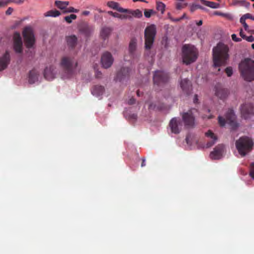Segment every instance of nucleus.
I'll list each match as a JSON object with an SVG mask.
<instances>
[{
	"mask_svg": "<svg viewBox=\"0 0 254 254\" xmlns=\"http://www.w3.org/2000/svg\"><path fill=\"white\" fill-rule=\"evenodd\" d=\"M155 108L154 106H153V104L151 103L149 105V109H154Z\"/></svg>",
	"mask_w": 254,
	"mask_h": 254,
	"instance_id": "nucleus-58",
	"label": "nucleus"
},
{
	"mask_svg": "<svg viewBox=\"0 0 254 254\" xmlns=\"http://www.w3.org/2000/svg\"><path fill=\"white\" fill-rule=\"evenodd\" d=\"M156 30L155 25L154 24H150L146 28L144 32H155Z\"/></svg>",
	"mask_w": 254,
	"mask_h": 254,
	"instance_id": "nucleus-36",
	"label": "nucleus"
},
{
	"mask_svg": "<svg viewBox=\"0 0 254 254\" xmlns=\"http://www.w3.org/2000/svg\"><path fill=\"white\" fill-rule=\"evenodd\" d=\"M114 62V58L112 54L108 52H106L102 55L101 62L102 66L105 68H108L111 66Z\"/></svg>",
	"mask_w": 254,
	"mask_h": 254,
	"instance_id": "nucleus-10",
	"label": "nucleus"
},
{
	"mask_svg": "<svg viewBox=\"0 0 254 254\" xmlns=\"http://www.w3.org/2000/svg\"><path fill=\"white\" fill-rule=\"evenodd\" d=\"M250 176L254 179V162L251 163L250 165Z\"/></svg>",
	"mask_w": 254,
	"mask_h": 254,
	"instance_id": "nucleus-39",
	"label": "nucleus"
},
{
	"mask_svg": "<svg viewBox=\"0 0 254 254\" xmlns=\"http://www.w3.org/2000/svg\"><path fill=\"white\" fill-rule=\"evenodd\" d=\"M198 51L192 45L185 44L182 47L183 62L186 65L190 64L195 62L198 57Z\"/></svg>",
	"mask_w": 254,
	"mask_h": 254,
	"instance_id": "nucleus-3",
	"label": "nucleus"
},
{
	"mask_svg": "<svg viewBox=\"0 0 254 254\" xmlns=\"http://www.w3.org/2000/svg\"><path fill=\"white\" fill-rule=\"evenodd\" d=\"M182 90L187 94H189L191 89L190 82L188 79H182L180 82Z\"/></svg>",
	"mask_w": 254,
	"mask_h": 254,
	"instance_id": "nucleus-23",
	"label": "nucleus"
},
{
	"mask_svg": "<svg viewBox=\"0 0 254 254\" xmlns=\"http://www.w3.org/2000/svg\"><path fill=\"white\" fill-rule=\"evenodd\" d=\"M10 57L8 51H6L4 55L0 58V70L5 69L10 63Z\"/></svg>",
	"mask_w": 254,
	"mask_h": 254,
	"instance_id": "nucleus-17",
	"label": "nucleus"
},
{
	"mask_svg": "<svg viewBox=\"0 0 254 254\" xmlns=\"http://www.w3.org/2000/svg\"><path fill=\"white\" fill-rule=\"evenodd\" d=\"M66 42L69 47L73 48L75 47L77 42V38L74 35H71L66 37Z\"/></svg>",
	"mask_w": 254,
	"mask_h": 254,
	"instance_id": "nucleus-31",
	"label": "nucleus"
},
{
	"mask_svg": "<svg viewBox=\"0 0 254 254\" xmlns=\"http://www.w3.org/2000/svg\"><path fill=\"white\" fill-rule=\"evenodd\" d=\"M236 147L242 157H244L250 152L254 145V142L251 138L248 136L241 137L236 141Z\"/></svg>",
	"mask_w": 254,
	"mask_h": 254,
	"instance_id": "nucleus-4",
	"label": "nucleus"
},
{
	"mask_svg": "<svg viewBox=\"0 0 254 254\" xmlns=\"http://www.w3.org/2000/svg\"><path fill=\"white\" fill-rule=\"evenodd\" d=\"M182 18H176V19H174V18H171V20L172 21H175V22H177V21H179L180 20H181Z\"/></svg>",
	"mask_w": 254,
	"mask_h": 254,
	"instance_id": "nucleus-57",
	"label": "nucleus"
},
{
	"mask_svg": "<svg viewBox=\"0 0 254 254\" xmlns=\"http://www.w3.org/2000/svg\"><path fill=\"white\" fill-rule=\"evenodd\" d=\"M137 114H134V113L131 114L128 116V118L129 119H131V120H136L137 119Z\"/></svg>",
	"mask_w": 254,
	"mask_h": 254,
	"instance_id": "nucleus-41",
	"label": "nucleus"
},
{
	"mask_svg": "<svg viewBox=\"0 0 254 254\" xmlns=\"http://www.w3.org/2000/svg\"><path fill=\"white\" fill-rule=\"evenodd\" d=\"M169 80V74L162 70H157L154 72L153 82L155 86L162 87L167 83Z\"/></svg>",
	"mask_w": 254,
	"mask_h": 254,
	"instance_id": "nucleus-7",
	"label": "nucleus"
},
{
	"mask_svg": "<svg viewBox=\"0 0 254 254\" xmlns=\"http://www.w3.org/2000/svg\"><path fill=\"white\" fill-rule=\"evenodd\" d=\"M110 33H101L100 36L104 39H106V38H108L109 37Z\"/></svg>",
	"mask_w": 254,
	"mask_h": 254,
	"instance_id": "nucleus-45",
	"label": "nucleus"
},
{
	"mask_svg": "<svg viewBox=\"0 0 254 254\" xmlns=\"http://www.w3.org/2000/svg\"><path fill=\"white\" fill-rule=\"evenodd\" d=\"M205 135L207 137H210L211 139H212L211 140L208 141L206 144V147L209 148L215 143L216 140H217V138L210 130H208L207 132H206Z\"/></svg>",
	"mask_w": 254,
	"mask_h": 254,
	"instance_id": "nucleus-22",
	"label": "nucleus"
},
{
	"mask_svg": "<svg viewBox=\"0 0 254 254\" xmlns=\"http://www.w3.org/2000/svg\"><path fill=\"white\" fill-rule=\"evenodd\" d=\"M182 126V121L180 119H178L177 118H173L169 123V127L171 131L175 134H178L180 132L181 129L180 127Z\"/></svg>",
	"mask_w": 254,
	"mask_h": 254,
	"instance_id": "nucleus-14",
	"label": "nucleus"
},
{
	"mask_svg": "<svg viewBox=\"0 0 254 254\" xmlns=\"http://www.w3.org/2000/svg\"><path fill=\"white\" fill-rule=\"evenodd\" d=\"M33 30L32 27L30 25H28L24 28L23 32H32Z\"/></svg>",
	"mask_w": 254,
	"mask_h": 254,
	"instance_id": "nucleus-40",
	"label": "nucleus"
},
{
	"mask_svg": "<svg viewBox=\"0 0 254 254\" xmlns=\"http://www.w3.org/2000/svg\"><path fill=\"white\" fill-rule=\"evenodd\" d=\"M202 118H204V119L207 118V119H210L213 118V116L211 115H210L209 116H203Z\"/></svg>",
	"mask_w": 254,
	"mask_h": 254,
	"instance_id": "nucleus-54",
	"label": "nucleus"
},
{
	"mask_svg": "<svg viewBox=\"0 0 254 254\" xmlns=\"http://www.w3.org/2000/svg\"><path fill=\"white\" fill-rule=\"evenodd\" d=\"M23 2V0H18V1H15V2H16V3H22Z\"/></svg>",
	"mask_w": 254,
	"mask_h": 254,
	"instance_id": "nucleus-64",
	"label": "nucleus"
},
{
	"mask_svg": "<svg viewBox=\"0 0 254 254\" xmlns=\"http://www.w3.org/2000/svg\"><path fill=\"white\" fill-rule=\"evenodd\" d=\"M167 15H168V18L170 19V20H171V18H172V17L171 16L170 13H169V12L168 13Z\"/></svg>",
	"mask_w": 254,
	"mask_h": 254,
	"instance_id": "nucleus-63",
	"label": "nucleus"
},
{
	"mask_svg": "<svg viewBox=\"0 0 254 254\" xmlns=\"http://www.w3.org/2000/svg\"><path fill=\"white\" fill-rule=\"evenodd\" d=\"M204 4L211 8H218L220 7V4L218 3H215L214 2H211V1H204Z\"/></svg>",
	"mask_w": 254,
	"mask_h": 254,
	"instance_id": "nucleus-33",
	"label": "nucleus"
},
{
	"mask_svg": "<svg viewBox=\"0 0 254 254\" xmlns=\"http://www.w3.org/2000/svg\"><path fill=\"white\" fill-rule=\"evenodd\" d=\"M21 22L19 21H16L12 26V28L15 29L18 27L20 24Z\"/></svg>",
	"mask_w": 254,
	"mask_h": 254,
	"instance_id": "nucleus-47",
	"label": "nucleus"
},
{
	"mask_svg": "<svg viewBox=\"0 0 254 254\" xmlns=\"http://www.w3.org/2000/svg\"><path fill=\"white\" fill-rule=\"evenodd\" d=\"M226 120L221 117H218V123L221 127L225 126L226 123L230 125L233 129H235L238 127V124L236 122V116L233 110L229 109L225 115Z\"/></svg>",
	"mask_w": 254,
	"mask_h": 254,
	"instance_id": "nucleus-5",
	"label": "nucleus"
},
{
	"mask_svg": "<svg viewBox=\"0 0 254 254\" xmlns=\"http://www.w3.org/2000/svg\"><path fill=\"white\" fill-rule=\"evenodd\" d=\"M107 4L109 7L114 9H116L120 12H125V11H126V8L121 7L118 2L115 1H108Z\"/></svg>",
	"mask_w": 254,
	"mask_h": 254,
	"instance_id": "nucleus-25",
	"label": "nucleus"
},
{
	"mask_svg": "<svg viewBox=\"0 0 254 254\" xmlns=\"http://www.w3.org/2000/svg\"><path fill=\"white\" fill-rule=\"evenodd\" d=\"M182 118L185 126L187 127H192L194 126V118L191 111L184 113L182 115Z\"/></svg>",
	"mask_w": 254,
	"mask_h": 254,
	"instance_id": "nucleus-13",
	"label": "nucleus"
},
{
	"mask_svg": "<svg viewBox=\"0 0 254 254\" xmlns=\"http://www.w3.org/2000/svg\"><path fill=\"white\" fill-rule=\"evenodd\" d=\"M79 11V10L74 8L73 7H69L64 11V13H77Z\"/></svg>",
	"mask_w": 254,
	"mask_h": 254,
	"instance_id": "nucleus-37",
	"label": "nucleus"
},
{
	"mask_svg": "<svg viewBox=\"0 0 254 254\" xmlns=\"http://www.w3.org/2000/svg\"><path fill=\"white\" fill-rule=\"evenodd\" d=\"M136 48V40L135 38L131 39L129 44V52L131 58H135V52Z\"/></svg>",
	"mask_w": 254,
	"mask_h": 254,
	"instance_id": "nucleus-24",
	"label": "nucleus"
},
{
	"mask_svg": "<svg viewBox=\"0 0 254 254\" xmlns=\"http://www.w3.org/2000/svg\"><path fill=\"white\" fill-rule=\"evenodd\" d=\"M102 73L101 72H98L96 74V76L98 78L100 77V76L101 75Z\"/></svg>",
	"mask_w": 254,
	"mask_h": 254,
	"instance_id": "nucleus-61",
	"label": "nucleus"
},
{
	"mask_svg": "<svg viewBox=\"0 0 254 254\" xmlns=\"http://www.w3.org/2000/svg\"><path fill=\"white\" fill-rule=\"evenodd\" d=\"M239 69L245 80L249 82L254 80V61L245 59L239 64Z\"/></svg>",
	"mask_w": 254,
	"mask_h": 254,
	"instance_id": "nucleus-2",
	"label": "nucleus"
},
{
	"mask_svg": "<svg viewBox=\"0 0 254 254\" xmlns=\"http://www.w3.org/2000/svg\"><path fill=\"white\" fill-rule=\"evenodd\" d=\"M8 0H0V7L4 6L8 3Z\"/></svg>",
	"mask_w": 254,
	"mask_h": 254,
	"instance_id": "nucleus-44",
	"label": "nucleus"
},
{
	"mask_svg": "<svg viewBox=\"0 0 254 254\" xmlns=\"http://www.w3.org/2000/svg\"><path fill=\"white\" fill-rule=\"evenodd\" d=\"M77 18V16L75 14H71L69 15L65 16L64 17V20L68 23H70L72 21L75 20Z\"/></svg>",
	"mask_w": 254,
	"mask_h": 254,
	"instance_id": "nucleus-34",
	"label": "nucleus"
},
{
	"mask_svg": "<svg viewBox=\"0 0 254 254\" xmlns=\"http://www.w3.org/2000/svg\"><path fill=\"white\" fill-rule=\"evenodd\" d=\"M232 40L235 42H239L241 41V38H237L236 34H234L232 35Z\"/></svg>",
	"mask_w": 254,
	"mask_h": 254,
	"instance_id": "nucleus-43",
	"label": "nucleus"
},
{
	"mask_svg": "<svg viewBox=\"0 0 254 254\" xmlns=\"http://www.w3.org/2000/svg\"><path fill=\"white\" fill-rule=\"evenodd\" d=\"M90 14V12L89 11H84L82 12V14L84 15H88Z\"/></svg>",
	"mask_w": 254,
	"mask_h": 254,
	"instance_id": "nucleus-56",
	"label": "nucleus"
},
{
	"mask_svg": "<svg viewBox=\"0 0 254 254\" xmlns=\"http://www.w3.org/2000/svg\"><path fill=\"white\" fill-rule=\"evenodd\" d=\"M156 33H144L145 48L149 50L154 42Z\"/></svg>",
	"mask_w": 254,
	"mask_h": 254,
	"instance_id": "nucleus-16",
	"label": "nucleus"
},
{
	"mask_svg": "<svg viewBox=\"0 0 254 254\" xmlns=\"http://www.w3.org/2000/svg\"><path fill=\"white\" fill-rule=\"evenodd\" d=\"M183 1H181L180 2H178L176 4V7L178 9H181L183 7Z\"/></svg>",
	"mask_w": 254,
	"mask_h": 254,
	"instance_id": "nucleus-50",
	"label": "nucleus"
},
{
	"mask_svg": "<svg viewBox=\"0 0 254 254\" xmlns=\"http://www.w3.org/2000/svg\"><path fill=\"white\" fill-rule=\"evenodd\" d=\"M125 12H127L128 15V19H131L133 17L140 18L142 16V12L138 9L134 10L126 8Z\"/></svg>",
	"mask_w": 254,
	"mask_h": 254,
	"instance_id": "nucleus-21",
	"label": "nucleus"
},
{
	"mask_svg": "<svg viewBox=\"0 0 254 254\" xmlns=\"http://www.w3.org/2000/svg\"><path fill=\"white\" fill-rule=\"evenodd\" d=\"M241 112L244 119H248L251 115H254V106L251 103H245L241 106Z\"/></svg>",
	"mask_w": 254,
	"mask_h": 254,
	"instance_id": "nucleus-8",
	"label": "nucleus"
},
{
	"mask_svg": "<svg viewBox=\"0 0 254 254\" xmlns=\"http://www.w3.org/2000/svg\"><path fill=\"white\" fill-rule=\"evenodd\" d=\"M55 4L59 9L65 10L69 3L67 1L56 0L55 2Z\"/></svg>",
	"mask_w": 254,
	"mask_h": 254,
	"instance_id": "nucleus-30",
	"label": "nucleus"
},
{
	"mask_svg": "<svg viewBox=\"0 0 254 254\" xmlns=\"http://www.w3.org/2000/svg\"><path fill=\"white\" fill-rule=\"evenodd\" d=\"M56 72L54 71V67L53 66L50 67H46L44 70V76L45 78L48 80H51L55 78Z\"/></svg>",
	"mask_w": 254,
	"mask_h": 254,
	"instance_id": "nucleus-19",
	"label": "nucleus"
},
{
	"mask_svg": "<svg viewBox=\"0 0 254 254\" xmlns=\"http://www.w3.org/2000/svg\"><path fill=\"white\" fill-rule=\"evenodd\" d=\"M239 34L241 37L244 39L246 40L247 37H248V36L246 35L245 33H239Z\"/></svg>",
	"mask_w": 254,
	"mask_h": 254,
	"instance_id": "nucleus-52",
	"label": "nucleus"
},
{
	"mask_svg": "<svg viewBox=\"0 0 254 254\" xmlns=\"http://www.w3.org/2000/svg\"><path fill=\"white\" fill-rule=\"evenodd\" d=\"M105 91L104 87L101 85H96L91 89V93L93 96L99 97L103 95Z\"/></svg>",
	"mask_w": 254,
	"mask_h": 254,
	"instance_id": "nucleus-20",
	"label": "nucleus"
},
{
	"mask_svg": "<svg viewBox=\"0 0 254 254\" xmlns=\"http://www.w3.org/2000/svg\"><path fill=\"white\" fill-rule=\"evenodd\" d=\"M156 7L157 10L160 12L161 14H163L165 13L166 5L163 2L160 1H156Z\"/></svg>",
	"mask_w": 254,
	"mask_h": 254,
	"instance_id": "nucleus-32",
	"label": "nucleus"
},
{
	"mask_svg": "<svg viewBox=\"0 0 254 254\" xmlns=\"http://www.w3.org/2000/svg\"><path fill=\"white\" fill-rule=\"evenodd\" d=\"M23 43L20 33H14L13 49L16 53H22L23 52Z\"/></svg>",
	"mask_w": 254,
	"mask_h": 254,
	"instance_id": "nucleus-9",
	"label": "nucleus"
},
{
	"mask_svg": "<svg viewBox=\"0 0 254 254\" xmlns=\"http://www.w3.org/2000/svg\"><path fill=\"white\" fill-rule=\"evenodd\" d=\"M146 165L145 164V159L144 158H142V163H141V166L142 167H144Z\"/></svg>",
	"mask_w": 254,
	"mask_h": 254,
	"instance_id": "nucleus-55",
	"label": "nucleus"
},
{
	"mask_svg": "<svg viewBox=\"0 0 254 254\" xmlns=\"http://www.w3.org/2000/svg\"><path fill=\"white\" fill-rule=\"evenodd\" d=\"M225 71L228 77H230L233 74V69L231 66L226 67Z\"/></svg>",
	"mask_w": 254,
	"mask_h": 254,
	"instance_id": "nucleus-38",
	"label": "nucleus"
},
{
	"mask_svg": "<svg viewBox=\"0 0 254 254\" xmlns=\"http://www.w3.org/2000/svg\"><path fill=\"white\" fill-rule=\"evenodd\" d=\"M214 14L215 15H220V16H225L226 15V14H225V13H222V12H215L214 13Z\"/></svg>",
	"mask_w": 254,
	"mask_h": 254,
	"instance_id": "nucleus-51",
	"label": "nucleus"
},
{
	"mask_svg": "<svg viewBox=\"0 0 254 254\" xmlns=\"http://www.w3.org/2000/svg\"><path fill=\"white\" fill-rule=\"evenodd\" d=\"M133 2H137V1H142V2H145V0H132Z\"/></svg>",
	"mask_w": 254,
	"mask_h": 254,
	"instance_id": "nucleus-62",
	"label": "nucleus"
},
{
	"mask_svg": "<svg viewBox=\"0 0 254 254\" xmlns=\"http://www.w3.org/2000/svg\"><path fill=\"white\" fill-rule=\"evenodd\" d=\"M224 150V145L218 144L214 148L213 151L210 153V157L212 159L216 160L220 159L222 156Z\"/></svg>",
	"mask_w": 254,
	"mask_h": 254,
	"instance_id": "nucleus-12",
	"label": "nucleus"
},
{
	"mask_svg": "<svg viewBox=\"0 0 254 254\" xmlns=\"http://www.w3.org/2000/svg\"><path fill=\"white\" fill-rule=\"evenodd\" d=\"M155 14V11L153 9H145L144 14L145 17L150 18L152 15Z\"/></svg>",
	"mask_w": 254,
	"mask_h": 254,
	"instance_id": "nucleus-35",
	"label": "nucleus"
},
{
	"mask_svg": "<svg viewBox=\"0 0 254 254\" xmlns=\"http://www.w3.org/2000/svg\"><path fill=\"white\" fill-rule=\"evenodd\" d=\"M13 11V9L11 7H9L6 11V14L7 15H10Z\"/></svg>",
	"mask_w": 254,
	"mask_h": 254,
	"instance_id": "nucleus-49",
	"label": "nucleus"
},
{
	"mask_svg": "<svg viewBox=\"0 0 254 254\" xmlns=\"http://www.w3.org/2000/svg\"><path fill=\"white\" fill-rule=\"evenodd\" d=\"M135 103V100L134 98H131L127 102L128 104L133 105Z\"/></svg>",
	"mask_w": 254,
	"mask_h": 254,
	"instance_id": "nucleus-46",
	"label": "nucleus"
},
{
	"mask_svg": "<svg viewBox=\"0 0 254 254\" xmlns=\"http://www.w3.org/2000/svg\"><path fill=\"white\" fill-rule=\"evenodd\" d=\"M202 24V21L201 20H200L199 21H194L192 22V25H197L198 26H199L201 25Z\"/></svg>",
	"mask_w": 254,
	"mask_h": 254,
	"instance_id": "nucleus-42",
	"label": "nucleus"
},
{
	"mask_svg": "<svg viewBox=\"0 0 254 254\" xmlns=\"http://www.w3.org/2000/svg\"><path fill=\"white\" fill-rule=\"evenodd\" d=\"M248 18L254 20V17L250 13L245 14L240 18V22L243 25L245 31H248L249 29V26L246 23V19Z\"/></svg>",
	"mask_w": 254,
	"mask_h": 254,
	"instance_id": "nucleus-26",
	"label": "nucleus"
},
{
	"mask_svg": "<svg viewBox=\"0 0 254 254\" xmlns=\"http://www.w3.org/2000/svg\"><path fill=\"white\" fill-rule=\"evenodd\" d=\"M195 8H201V7L198 5H196L195 6V7L194 8H191V10L192 11Z\"/></svg>",
	"mask_w": 254,
	"mask_h": 254,
	"instance_id": "nucleus-59",
	"label": "nucleus"
},
{
	"mask_svg": "<svg viewBox=\"0 0 254 254\" xmlns=\"http://www.w3.org/2000/svg\"><path fill=\"white\" fill-rule=\"evenodd\" d=\"M246 40L251 42H253L254 41V37L252 35L248 36V37H247Z\"/></svg>",
	"mask_w": 254,
	"mask_h": 254,
	"instance_id": "nucleus-48",
	"label": "nucleus"
},
{
	"mask_svg": "<svg viewBox=\"0 0 254 254\" xmlns=\"http://www.w3.org/2000/svg\"><path fill=\"white\" fill-rule=\"evenodd\" d=\"M61 65L67 74V77L72 75L75 68L77 66V62L73 58L64 57L61 60Z\"/></svg>",
	"mask_w": 254,
	"mask_h": 254,
	"instance_id": "nucleus-6",
	"label": "nucleus"
},
{
	"mask_svg": "<svg viewBox=\"0 0 254 254\" xmlns=\"http://www.w3.org/2000/svg\"><path fill=\"white\" fill-rule=\"evenodd\" d=\"M131 69L129 67H122L117 73L115 80L123 82L129 77Z\"/></svg>",
	"mask_w": 254,
	"mask_h": 254,
	"instance_id": "nucleus-11",
	"label": "nucleus"
},
{
	"mask_svg": "<svg viewBox=\"0 0 254 254\" xmlns=\"http://www.w3.org/2000/svg\"><path fill=\"white\" fill-rule=\"evenodd\" d=\"M38 73L35 69H33L29 72L28 81L30 84L35 83L38 79Z\"/></svg>",
	"mask_w": 254,
	"mask_h": 254,
	"instance_id": "nucleus-27",
	"label": "nucleus"
},
{
	"mask_svg": "<svg viewBox=\"0 0 254 254\" xmlns=\"http://www.w3.org/2000/svg\"><path fill=\"white\" fill-rule=\"evenodd\" d=\"M229 48L222 43H219L213 49V61L214 67L225 66L227 64L229 55Z\"/></svg>",
	"mask_w": 254,
	"mask_h": 254,
	"instance_id": "nucleus-1",
	"label": "nucleus"
},
{
	"mask_svg": "<svg viewBox=\"0 0 254 254\" xmlns=\"http://www.w3.org/2000/svg\"><path fill=\"white\" fill-rule=\"evenodd\" d=\"M61 12L56 9H51L44 13V16L45 17H57L61 15Z\"/></svg>",
	"mask_w": 254,
	"mask_h": 254,
	"instance_id": "nucleus-29",
	"label": "nucleus"
},
{
	"mask_svg": "<svg viewBox=\"0 0 254 254\" xmlns=\"http://www.w3.org/2000/svg\"><path fill=\"white\" fill-rule=\"evenodd\" d=\"M215 95L221 99H225L228 95V89L222 88L220 85L215 86Z\"/></svg>",
	"mask_w": 254,
	"mask_h": 254,
	"instance_id": "nucleus-18",
	"label": "nucleus"
},
{
	"mask_svg": "<svg viewBox=\"0 0 254 254\" xmlns=\"http://www.w3.org/2000/svg\"><path fill=\"white\" fill-rule=\"evenodd\" d=\"M136 94L138 96H140L141 95H142V93L140 92L139 90L137 91Z\"/></svg>",
	"mask_w": 254,
	"mask_h": 254,
	"instance_id": "nucleus-60",
	"label": "nucleus"
},
{
	"mask_svg": "<svg viewBox=\"0 0 254 254\" xmlns=\"http://www.w3.org/2000/svg\"><path fill=\"white\" fill-rule=\"evenodd\" d=\"M122 14H120L117 12H113V11H109V13L112 16L118 18L121 20L128 19V15L127 12H122Z\"/></svg>",
	"mask_w": 254,
	"mask_h": 254,
	"instance_id": "nucleus-28",
	"label": "nucleus"
},
{
	"mask_svg": "<svg viewBox=\"0 0 254 254\" xmlns=\"http://www.w3.org/2000/svg\"><path fill=\"white\" fill-rule=\"evenodd\" d=\"M198 96L197 95H194V98H193V102L195 104H196L198 103Z\"/></svg>",
	"mask_w": 254,
	"mask_h": 254,
	"instance_id": "nucleus-53",
	"label": "nucleus"
},
{
	"mask_svg": "<svg viewBox=\"0 0 254 254\" xmlns=\"http://www.w3.org/2000/svg\"><path fill=\"white\" fill-rule=\"evenodd\" d=\"M26 46L28 48L33 47L35 42V36L33 33H22Z\"/></svg>",
	"mask_w": 254,
	"mask_h": 254,
	"instance_id": "nucleus-15",
	"label": "nucleus"
}]
</instances>
